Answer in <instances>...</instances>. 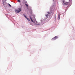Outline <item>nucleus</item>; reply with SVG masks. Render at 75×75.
<instances>
[{
  "label": "nucleus",
  "instance_id": "f257e3e1",
  "mask_svg": "<svg viewBox=\"0 0 75 75\" xmlns=\"http://www.w3.org/2000/svg\"><path fill=\"white\" fill-rule=\"evenodd\" d=\"M21 11V9L20 8L15 10V11H16V12L17 13H20V12Z\"/></svg>",
  "mask_w": 75,
  "mask_h": 75
},
{
  "label": "nucleus",
  "instance_id": "f03ea898",
  "mask_svg": "<svg viewBox=\"0 0 75 75\" xmlns=\"http://www.w3.org/2000/svg\"><path fill=\"white\" fill-rule=\"evenodd\" d=\"M58 38V36H55L52 39V40H55Z\"/></svg>",
  "mask_w": 75,
  "mask_h": 75
},
{
  "label": "nucleus",
  "instance_id": "7ed1b4c3",
  "mask_svg": "<svg viewBox=\"0 0 75 75\" xmlns=\"http://www.w3.org/2000/svg\"><path fill=\"white\" fill-rule=\"evenodd\" d=\"M45 16H46L45 19H47V18H48V14H45Z\"/></svg>",
  "mask_w": 75,
  "mask_h": 75
},
{
  "label": "nucleus",
  "instance_id": "20e7f679",
  "mask_svg": "<svg viewBox=\"0 0 75 75\" xmlns=\"http://www.w3.org/2000/svg\"><path fill=\"white\" fill-rule=\"evenodd\" d=\"M63 3L64 4H65V5H68V2H63Z\"/></svg>",
  "mask_w": 75,
  "mask_h": 75
},
{
  "label": "nucleus",
  "instance_id": "39448f33",
  "mask_svg": "<svg viewBox=\"0 0 75 75\" xmlns=\"http://www.w3.org/2000/svg\"><path fill=\"white\" fill-rule=\"evenodd\" d=\"M30 18L31 21H32V22H34V21H33V19H32V18H31V16H30Z\"/></svg>",
  "mask_w": 75,
  "mask_h": 75
},
{
  "label": "nucleus",
  "instance_id": "423d86ee",
  "mask_svg": "<svg viewBox=\"0 0 75 75\" xmlns=\"http://www.w3.org/2000/svg\"><path fill=\"white\" fill-rule=\"evenodd\" d=\"M35 18V16L33 15H32V18L33 19H34V18Z\"/></svg>",
  "mask_w": 75,
  "mask_h": 75
},
{
  "label": "nucleus",
  "instance_id": "0eeeda50",
  "mask_svg": "<svg viewBox=\"0 0 75 75\" xmlns=\"http://www.w3.org/2000/svg\"><path fill=\"white\" fill-rule=\"evenodd\" d=\"M23 16L24 17H25V18H27V16H25V15H24V14H23Z\"/></svg>",
  "mask_w": 75,
  "mask_h": 75
},
{
  "label": "nucleus",
  "instance_id": "6e6552de",
  "mask_svg": "<svg viewBox=\"0 0 75 75\" xmlns=\"http://www.w3.org/2000/svg\"><path fill=\"white\" fill-rule=\"evenodd\" d=\"M3 4L4 6H5L6 5V3L4 2H3Z\"/></svg>",
  "mask_w": 75,
  "mask_h": 75
},
{
  "label": "nucleus",
  "instance_id": "1a4fd4ad",
  "mask_svg": "<svg viewBox=\"0 0 75 75\" xmlns=\"http://www.w3.org/2000/svg\"><path fill=\"white\" fill-rule=\"evenodd\" d=\"M58 19H59L60 18V15H58Z\"/></svg>",
  "mask_w": 75,
  "mask_h": 75
},
{
  "label": "nucleus",
  "instance_id": "9d476101",
  "mask_svg": "<svg viewBox=\"0 0 75 75\" xmlns=\"http://www.w3.org/2000/svg\"><path fill=\"white\" fill-rule=\"evenodd\" d=\"M27 20H28V21H30V19L28 18L27 17V18H26Z\"/></svg>",
  "mask_w": 75,
  "mask_h": 75
},
{
  "label": "nucleus",
  "instance_id": "9b49d317",
  "mask_svg": "<svg viewBox=\"0 0 75 75\" xmlns=\"http://www.w3.org/2000/svg\"><path fill=\"white\" fill-rule=\"evenodd\" d=\"M25 6H26L27 7H28V4H25Z\"/></svg>",
  "mask_w": 75,
  "mask_h": 75
},
{
  "label": "nucleus",
  "instance_id": "f8f14e48",
  "mask_svg": "<svg viewBox=\"0 0 75 75\" xmlns=\"http://www.w3.org/2000/svg\"><path fill=\"white\" fill-rule=\"evenodd\" d=\"M17 1H18V2H19V3H20L21 2V1H20V0H17Z\"/></svg>",
  "mask_w": 75,
  "mask_h": 75
},
{
  "label": "nucleus",
  "instance_id": "ddd939ff",
  "mask_svg": "<svg viewBox=\"0 0 75 75\" xmlns=\"http://www.w3.org/2000/svg\"><path fill=\"white\" fill-rule=\"evenodd\" d=\"M8 5H9V7H11V5H10V4H8Z\"/></svg>",
  "mask_w": 75,
  "mask_h": 75
},
{
  "label": "nucleus",
  "instance_id": "4468645a",
  "mask_svg": "<svg viewBox=\"0 0 75 75\" xmlns=\"http://www.w3.org/2000/svg\"><path fill=\"white\" fill-rule=\"evenodd\" d=\"M47 14H50V12H47Z\"/></svg>",
  "mask_w": 75,
  "mask_h": 75
},
{
  "label": "nucleus",
  "instance_id": "2eb2a0df",
  "mask_svg": "<svg viewBox=\"0 0 75 75\" xmlns=\"http://www.w3.org/2000/svg\"><path fill=\"white\" fill-rule=\"evenodd\" d=\"M55 18H56V17H55Z\"/></svg>",
  "mask_w": 75,
  "mask_h": 75
},
{
  "label": "nucleus",
  "instance_id": "dca6fc26",
  "mask_svg": "<svg viewBox=\"0 0 75 75\" xmlns=\"http://www.w3.org/2000/svg\"><path fill=\"white\" fill-rule=\"evenodd\" d=\"M5 1H7V0H5Z\"/></svg>",
  "mask_w": 75,
  "mask_h": 75
},
{
  "label": "nucleus",
  "instance_id": "f3484780",
  "mask_svg": "<svg viewBox=\"0 0 75 75\" xmlns=\"http://www.w3.org/2000/svg\"><path fill=\"white\" fill-rule=\"evenodd\" d=\"M26 3H27V2H26Z\"/></svg>",
  "mask_w": 75,
  "mask_h": 75
}]
</instances>
